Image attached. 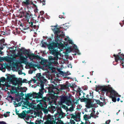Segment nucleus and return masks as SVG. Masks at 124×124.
I'll list each match as a JSON object with an SVG mask.
<instances>
[{
	"label": "nucleus",
	"mask_w": 124,
	"mask_h": 124,
	"mask_svg": "<svg viewBox=\"0 0 124 124\" xmlns=\"http://www.w3.org/2000/svg\"><path fill=\"white\" fill-rule=\"evenodd\" d=\"M117 101H118L120 100V98H118L117 99Z\"/></svg>",
	"instance_id": "obj_57"
},
{
	"label": "nucleus",
	"mask_w": 124,
	"mask_h": 124,
	"mask_svg": "<svg viewBox=\"0 0 124 124\" xmlns=\"http://www.w3.org/2000/svg\"><path fill=\"white\" fill-rule=\"evenodd\" d=\"M64 27L65 28H68L69 27V24L66 23L64 25H63Z\"/></svg>",
	"instance_id": "obj_32"
},
{
	"label": "nucleus",
	"mask_w": 124,
	"mask_h": 124,
	"mask_svg": "<svg viewBox=\"0 0 124 124\" xmlns=\"http://www.w3.org/2000/svg\"><path fill=\"white\" fill-rule=\"evenodd\" d=\"M39 62L40 61L41 62V63L42 64H46V60H44L41 59L39 57Z\"/></svg>",
	"instance_id": "obj_22"
},
{
	"label": "nucleus",
	"mask_w": 124,
	"mask_h": 124,
	"mask_svg": "<svg viewBox=\"0 0 124 124\" xmlns=\"http://www.w3.org/2000/svg\"><path fill=\"white\" fill-rule=\"evenodd\" d=\"M1 67L2 69H3L4 68L3 67V66L2 65H1Z\"/></svg>",
	"instance_id": "obj_61"
},
{
	"label": "nucleus",
	"mask_w": 124,
	"mask_h": 124,
	"mask_svg": "<svg viewBox=\"0 0 124 124\" xmlns=\"http://www.w3.org/2000/svg\"><path fill=\"white\" fill-rule=\"evenodd\" d=\"M33 64V63H30L29 64V67H30L32 68V67Z\"/></svg>",
	"instance_id": "obj_34"
},
{
	"label": "nucleus",
	"mask_w": 124,
	"mask_h": 124,
	"mask_svg": "<svg viewBox=\"0 0 124 124\" xmlns=\"http://www.w3.org/2000/svg\"><path fill=\"white\" fill-rule=\"evenodd\" d=\"M21 15L19 16L20 18H22L24 17H25L27 19H28V22L30 25V26L34 28L35 29L38 30V28L37 27L38 26H36L35 25H33V21L32 20H30V22H29V19L31 18L32 17V15L30 12L29 11H28L27 12H21Z\"/></svg>",
	"instance_id": "obj_3"
},
{
	"label": "nucleus",
	"mask_w": 124,
	"mask_h": 124,
	"mask_svg": "<svg viewBox=\"0 0 124 124\" xmlns=\"http://www.w3.org/2000/svg\"><path fill=\"white\" fill-rule=\"evenodd\" d=\"M94 115H93V113H92L90 115H85L84 116V118L86 121H87L88 119L91 118V116L93 117H94Z\"/></svg>",
	"instance_id": "obj_14"
},
{
	"label": "nucleus",
	"mask_w": 124,
	"mask_h": 124,
	"mask_svg": "<svg viewBox=\"0 0 124 124\" xmlns=\"http://www.w3.org/2000/svg\"><path fill=\"white\" fill-rule=\"evenodd\" d=\"M33 72V71L32 70H29V73L30 74H32Z\"/></svg>",
	"instance_id": "obj_40"
},
{
	"label": "nucleus",
	"mask_w": 124,
	"mask_h": 124,
	"mask_svg": "<svg viewBox=\"0 0 124 124\" xmlns=\"http://www.w3.org/2000/svg\"><path fill=\"white\" fill-rule=\"evenodd\" d=\"M31 111V110H29L28 111H26V113L27 114H28V113H30Z\"/></svg>",
	"instance_id": "obj_41"
},
{
	"label": "nucleus",
	"mask_w": 124,
	"mask_h": 124,
	"mask_svg": "<svg viewBox=\"0 0 124 124\" xmlns=\"http://www.w3.org/2000/svg\"><path fill=\"white\" fill-rule=\"evenodd\" d=\"M20 51H22L23 54L24 55H27V56H28V54H29L30 53V52L26 49H25L23 51L22 49H20Z\"/></svg>",
	"instance_id": "obj_17"
},
{
	"label": "nucleus",
	"mask_w": 124,
	"mask_h": 124,
	"mask_svg": "<svg viewBox=\"0 0 124 124\" xmlns=\"http://www.w3.org/2000/svg\"><path fill=\"white\" fill-rule=\"evenodd\" d=\"M33 80L34 81V83H36V80L35 79H33Z\"/></svg>",
	"instance_id": "obj_51"
},
{
	"label": "nucleus",
	"mask_w": 124,
	"mask_h": 124,
	"mask_svg": "<svg viewBox=\"0 0 124 124\" xmlns=\"http://www.w3.org/2000/svg\"><path fill=\"white\" fill-rule=\"evenodd\" d=\"M36 76L37 78H39V73H37Z\"/></svg>",
	"instance_id": "obj_49"
},
{
	"label": "nucleus",
	"mask_w": 124,
	"mask_h": 124,
	"mask_svg": "<svg viewBox=\"0 0 124 124\" xmlns=\"http://www.w3.org/2000/svg\"><path fill=\"white\" fill-rule=\"evenodd\" d=\"M22 52L21 53L20 52H18L17 54L18 56L20 57L21 56H23L22 55Z\"/></svg>",
	"instance_id": "obj_27"
},
{
	"label": "nucleus",
	"mask_w": 124,
	"mask_h": 124,
	"mask_svg": "<svg viewBox=\"0 0 124 124\" xmlns=\"http://www.w3.org/2000/svg\"><path fill=\"white\" fill-rule=\"evenodd\" d=\"M70 109L71 111H72L73 110V108L72 107H70Z\"/></svg>",
	"instance_id": "obj_47"
},
{
	"label": "nucleus",
	"mask_w": 124,
	"mask_h": 124,
	"mask_svg": "<svg viewBox=\"0 0 124 124\" xmlns=\"http://www.w3.org/2000/svg\"><path fill=\"white\" fill-rule=\"evenodd\" d=\"M20 94L22 96V97H23V96H24V94L22 92H21L20 93Z\"/></svg>",
	"instance_id": "obj_42"
},
{
	"label": "nucleus",
	"mask_w": 124,
	"mask_h": 124,
	"mask_svg": "<svg viewBox=\"0 0 124 124\" xmlns=\"http://www.w3.org/2000/svg\"><path fill=\"white\" fill-rule=\"evenodd\" d=\"M27 6V8L28 9H29V8H30L29 7V6H28V5Z\"/></svg>",
	"instance_id": "obj_60"
},
{
	"label": "nucleus",
	"mask_w": 124,
	"mask_h": 124,
	"mask_svg": "<svg viewBox=\"0 0 124 124\" xmlns=\"http://www.w3.org/2000/svg\"><path fill=\"white\" fill-rule=\"evenodd\" d=\"M22 83H27V80L25 79H23L22 82Z\"/></svg>",
	"instance_id": "obj_33"
},
{
	"label": "nucleus",
	"mask_w": 124,
	"mask_h": 124,
	"mask_svg": "<svg viewBox=\"0 0 124 124\" xmlns=\"http://www.w3.org/2000/svg\"><path fill=\"white\" fill-rule=\"evenodd\" d=\"M57 97L55 95H53L50 96L49 98V101L51 103H53L56 105V101L57 100Z\"/></svg>",
	"instance_id": "obj_6"
},
{
	"label": "nucleus",
	"mask_w": 124,
	"mask_h": 124,
	"mask_svg": "<svg viewBox=\"0 0 124 124\" xmlns=\"http://www.w3.org/2000/svg\"><path fill=\"white\" fill-rule=\"evenodd\" d=\"M107 90V88L105 86H98L96 89V91L97 92H99L101 91H105Z\"/></svg>",
	"instance_id": "obj_8"
},
{
	"label": "nucleus",
	"mask_w": 124,
	"mask_h": 124,
	"mask_svg": "<svg viewBox=\"0 0 124 124\" xmlns=\"http://www.w3.org/2000/svg\"><path fill=\"white\" fill-rule=\"evenodd\" d=\"M37 115L38 117H39V104L37 105Z\"/></svg>",
	"instance_id": "obj_25"
},
{
	"label": "nucleus",
	"mask_w": 124,
	"mask_h": 124,
	"mask_svg": "<svg viewBox=\"0 0 124 124\" xmlns=\"http://www.w3.org/2000/svg\"><path fill=\"white\" fill-rule=\"evenodd\" d=\"M69 87H71L72 86L70 83L67 82L66 83V85H62L61 87L63 89L68 90Z\"/></svg>",
	"instance_id": "obj_12"
},
{
	"label": "nucleus",
	"mask_w": 124,
	"mask_h": 124,
	"mask_svg": "<svg viewBox=\"0 0 124 124\" xmlns=\"http://www.w3.org/2000/svg\"><path fill=\"white\" fill-rule=\"evenodd\" d=\"M23 112L20 113L19 117L21 118H23L26 116V114L25 113L26 111H23Z\"/></svg>",
	"instance_id": "obj_15"
},
{
	"label": "nucleus",
	"mask_w": 124,
	"mask_h": 124,
	"mask_svg": "<svg viewBox=\"0 0 124 124\" xmlns=\"http://www.w3.org/2000/svg\"><path fill=\"white\" fill-rule=\"evenodd\" d=\"M35 94L34 93H28L27 95L25 94V97L27 98H29L32 97L33 95L34 94Z\"/></svg>",
	"instance_id": "obj_20"
},
{
	"label": "nucleus",
	"mask_w": 124,
	"mask_h": 124,
	"mask_svg": "<svg viewBox=\"0 0 124 124\" xmlns=\"http://www.w3.org/2000/svg\"><path fill=\"white\" fill-rule=\"evenodd\" d=\"M110 96L111 97H120V95H118L116 92L113 90H111L110 91Z\"/></svg>",
	"instance_id": "obj_10"
},
{
	"label": "nucleus",
	"mask_w": 124,
	"mask_h": 124,
	"mask_svg": "<svg viewBox=\"0 0 124 124\" xmlns=\"http://www.w3.org/2000/svg\"><path fill=\"white\" fill-rule=\"evenodd\" d=\"M39 81H40V73H39Z\"/></svg>",
	"instance_id": "obj_59"
},
{
	"label": "nucleus",
	"mask_w": 124,
	"mask_h": 124,
	"mask_svg": "<svg viewBox=\"0 0 124 124\" xmlns=\"http://www.w3.org/2000/svg\"><path fill=\"white\" fill-rule=\"evenodd\" d=\"M29 102L28 101L27 102H24V105H28V104L29 103Z\"/></svg>",
	"instance_id": "obj_39"
},
{
	"label": "nucleus",
	"mask_w": 124,
	"mask_h": 124,
	"mask_svg": "<svg viewBox=\"0 0 124 124\" xmlns=\"http://www.w3.org/2000/svg\"><path fill=\"white\" fill-rule=\"evenodd\" d=\"M61 74L64 78H66L67 75H68L70 74V73L69 72H67V73L62 72L61 73Z\"/></svg>",
	"instance_id": "obj_21"
},
{
	"label": "nucleus",
	"mask_w": 124,
	"mask_h": 124,
	"mask_svg": "<svg viewBox=\"0 0 124 124\" xmlns=\"http://www.w3.org/2000/svg\"><path fill=\"white\" fill-rule=\"evenodd\" d=\"M20 26L23 28V30H25L26 29V28H24V27H25V26L23 24V23H21L20 25Z\"/></svg>",
	"instance_id": "obj_28"
},
{
	"label": "nucleus",
	"mask_w": 124,
	"mask_h": 124,
	"mask_svg": "<svg viewBox=\"0 0 124 124\" xmlns=\"http://www.w3.org/2000/svg\"><path fill=\"white\" fill-rule=\"evenodd\" d=\"M9 57L8 56L5 57H2L1 58V60L3 61H9Z\"/></svg>",
	"instance_id": "obj_19"
},
{
	"label": "nucleus",
	"mask_w": 124,
	"mask_h": 124,
	"mask_svg": "<svg viewBox=\"0 0 124 124\" xmlns=\"http://www.w3.org/2000/svg\"><path fill=\"white\" fill-rule=\"evenodd\" d=\"M18 74H22V71L21 70L20 71H18Z\"/></svg>",
	"instance_id": "obj_43"
},
{
	"label": "nucleus",
	"mask_w": 124,
	"mask_h": 124,
	"mask_svg": "<svg viewBox=\"0 0 124 124\" xmlns=\"http://www.w3.org/2000/svg\"><path fill=\"white\" fill-rule=\"evenodd\" d=\"M26 58H29L31 61H33V59H39V55H36L35 54L31 53L30 52L28 56H26Z\"/></svg>",
	"instance_id": "obj_7"
},
{
	"label": "nucleus",
	"mask_w": 124,
	"mask_h": 124,
	"mask_svg": "<svg viewBox=\"0 0 124 124\" xmlns=\"http://www.w3.org/2000/svg\"><path fill=\"white\" fill-rule=\"evenodd\" d=\"M96 101L97 104H100V101L99 100H96Z\"/></svg>",
	"instance_id": "obj_37"
},
{
	"label": "nucleus",
	"mask_w": 124,
	"mask_h": 124,
	"mask_svg": "<svg viewBox=\"0 0 124 124\" xmlns=\"http://www.w3.org/2000/svg\"><path fill=\"white\" fill-rule=\"evenodd\" d=\"M44 13V12L43 11H41L40 12V15L41 16H42Z\"/></svg>",
	"instance_id": "obj_36"
},
{
	"label": "nucleus",
	"mask_w": 124,
	"mask_h": 124,
	"mask_svg": "<svg viewBox=\"0 0 124 124\" xmlns=\"http://www.w3.org/2000/svg\"><path fill=\"white\" fill-rule=\"evenodd\" d=\"M100 99L101 100H102L103 101L104 100V99L102 98H100Z\"/></svg>",
	"instance_id": "obj_58"
},
{
	"label": "nucleus",
	"mask_w": 124,
	"mask_h": 124,
	"mask_svg": "<svg viewBox=\"0 0 124 124\" xmlns=\"http://www.w3.org/2000/svg\"><path fill=\"white\" fill-rule=\"evenodd\" d=\"M29 124H34V123L33 122H30Z\"/></svg>",
	"instance_id": "obj_55"
},
{
	"label": "nucleus",
	"mask_w": 124,
	"mask_h": 124,
	"mask_svg": "<svg viewBox=\"0 0 124 124\" xmlns=\"http://www.w3.org/2000/svg\"><path fill=\"white\" fill-rule=\"evenodd\" d=\"M45 1H46L44 0H43L42 1L40 0V1H39V2L40 3H42L43 5H45L46 4Z\"/></svg>",
	"instance_id": "obj_29"
},
{
	"label": "nucleus",
	"mask_w": 124,
	"mask_h": 124,
	"mask_svg": "<svg viewBox=\"0 0 124 124\" xmlns=\"http://www.w3.org/2000/svg\"><path fill=\"white\" fill-rule=\"evenodd\" d=\"M6 31L5 32L1 31V34L3 35H6L7 34V33H6Z\"/></svg>",
	"instance_id": "obj_35"
},
{
	"label": "nucleus",
	"mask_w": 124,
	"mask_h": 124,
	"mask_svg": "<svg viewBox=\"0 0 124 124\" xmlns=\"http://www.w3.org/2000/svg\"><path fill=\"white\" fill-rule=\"evenodd\" d=\"M61 99L62 101L63 102H70V98L68 97L65 96H63L62 97Z\"/></svg>",
	"instance_id": "obj_11"
},
{
	"label": "nucleus",
	"mask_w": 124,
	"mask_h": 124,
	"mask_svg": "<svg viewBox=\"0 0 124 124\" xmlns=\"http://www.w3.org/2000/svg\"><path fill=\"white\" fill-rule=\"evenodd\" d=\"M113 56L115 57L116 62H117L118 60H119L121 62V65L124 67V55L121 54L120 55L119 54L118 55H116L114 54Z\"/></svg>",
	"instance_id": "obj_5"
},
{
	"label": "nucleus",
	"mask_w": 124,
	"mask_h": 124,
	"mask_svg": "<svg viewBox=\"0 0 124 124\" xmlns=\"http://www.w3.org/2000/svg\"><path fill=\"white\" fill-rule=\"evenodd\" d=\"M57 113L54 115L55 121H54V119L52 120V116H49L48 117V119L45 122V124H63L62 122L59 121V119L63 117L64 113L61 109L57 110Z\"/></svg>",
	"instance_id": "obj_2"
},
{
	"label": "nucleus",
	"mask_w": 124,
	"mask_h": 124,
	"mask_svg": "<svg viewBox=\"0 0 124 124\" xmlns=\"http://www.w3.org/2000/svg\"><path fill=\"white\" fill-rule=\"evenodd\" d=\"M73 47H74V49L75 50L77 51L78 53V54L79 55L80 54L79 52V51L78 50V49L77 48V46H76L75 45H74Z\"/></svg>",
	"instance_id": "obj_24"
},
{
	"label": "nucleus",
	"mask_w": 124,
	"mask_h": 124,
	"mask_svg": "<svg viewBox=\"0 0 124 124\" xmlns=\"http://www.w3.org/2000/svg\"><path fill=\"white\" fill-rule=\"evenodd\" d=\"M63 108H64V109H66L67 108V106H65L63 105Z\"/></svg>",
	"instance_id": "obj_50"
},
{
	"label": "nucleus",
	"mask_w": 124,
	"mask_h": 124,
	"mask_svg": "<svg viewBox=\"0 0 124 124\" xmlns=\"http://www.w3.org/2000/svg\"><path fill=\"white\" fill-rule=\"evenodd\" d=\"M34 7L35 8V9L34 10V11L35 13L38 12V9L37 8V7L35 5H34Z\"/></svg>",
	"instance_id": "obj_31"
},
{
	"label": "nucleus",
	"mask_w": 124,
	"mask_h": 124,
	"mask_svg": "<svg viewBox=\"0 0 124 124\" xmlns=\"http://www.w3.org/2000/svg\"><path fill=\"white\" fill-rule=\"evenodd\" d=\"M3 52H2L0 50V54H2Z\"/></svg>",
	"instance_id": "obj_56"
},
{
	"label": "nucleus",
	"mask_w": 124,
	"mask_h": 124,
	"mask_svg": "<svg viewBox=\"0 0 124 124\" xmlns=\"http://www.w3.org/2000/svg\"><path fill=\"white\" fill-rule=\"evenodd\" d=\"M26 59L23 56L20 57V63H24L26 62Z\"/></svg>",
	"instance_id": "obj_16"
},
{
	"label": "nucleus",
	"mask_w": 124,
	"mask_h": 124,
	"mask_svg": "<svg viewBox=\"0 0 124 124\" xmlns=\"http://www.w3.org/2000/svg\"><path fill=\"white\" fill-rule=\"evenodd\" d=\"M42 104L41 103V100H39V104Z\"/></svg>",
	"instance_id": "obj_52"
},
{
	"label": "nucleus",
	"mask_w": 124,
	"mask_h": 124,
	"mask_svg": "<svg viewBox=\"0 0 124 124\" xmlns=\"http://www.w3.org/2000/svg\"><path fill=\"white\" fill-rule=\"evenodd\" d=\"M62 16H59V18H62Z\"/></svg>",
	"instance_id": "obj_63"
},
{
	"label": "nucleus",
	"mask_w": 124,
	"mask_h": 124,
	"mask_svg": "<svg viewBox=\"0 0 124 124\" xmlns=\"http://www.w3.org/2000/svg\"><path fill=\"white\" fill-rule=\"evenodd\" d=\"M7 79L8 81L12 82L14 85H16L17 84H19L21 83L20 81L18 80L14 75L9 74V76H7Z\"/></svg>",
	"instance_id": "obj_4"
},
{
	"label": "nucleus",
	"mask_w": 124,
	"mask_h": 124,
	"mask_svg": "<svg viewBox=\"0 0 124 124\" xmlns=\"http://www.w3.org/2000/svg\"><path fill=\"white\" fill-rule=\"evenodd\" d=\"M34 93L32 96L33 98H37L38 99L39 98V92L37 93Z\"/></svg>",
	"instance_id": "obj_18"
},
{
	"label": "nucleus",
	"mask_w": 124,
	"mask_h": 124,
	"mask_svg": "<svg viewBox=\"0 0 124 124\" xmlns=\"http://www.w3.org/2000/svg\"><path fill=\"white\" fill-rule=\"evenodd\" d=\"M7 115V114H4L3 115V116L5 117H6L8 116Z\"/></svg>",
	"instance_id": "obj_48"
},
{
	"label": "nucleus",
	"mask_w": 124,
	"mask_h": 124,
	"mask_svg": "<svg viewBox=\"0 0 124 124\" xmlns=\"http://www.w3.org/2000/svg\"><path fill=\"white\" fill-rule=\"evenodd\" d=\"M36 67H37L38 69H39V64H38L37 65L35 64H33L32 68H34Z\"/></svg>",
	"instance_id": "obj_26"
},
{
	"label": "nucleus",
	"mask_w": 124,
	"mask_h": 124,
	"mask_svg": "<svg viewBox=\"0 0 124 124\" xmlns=\"http://www.w3.org/2000/svg\"><path fill=\"white\" fill-rule=\"evenodd\" d=\"M40 85L41 88V89L39 90V98H42L43 96L42 95L43 93V90H44V84L43 81L40 84Z\"/></svg>",
	"instance_id": "obj_9"
},
{
	"label": "nucleus",
	"mask_w": 124,
	"mask_h": 124,
	"mask_svg": "<svg viewBox=\"0 0 124 124\" xmlns=\"http://www.w3.org/2000/svg\"><path fill=\"white\" fill-rule=\"evenodd\" d=\"M116 97H111L112 98V100L114 102H116V99L115 98Z\"/></svg>",
	"instance_id": "obj_30"
},
{
	"label": "nucleus",
	"mask_w": 124,
	"mask_h": 124,
	"mask_svg": "<svg viewBox=\"0 0 124 124\" xmlns=\"http://www.w3.org/2000/svg\"><path fill=\"white\" fill-rule=\"evenodd\" d=\"M16 111H17V109H16ZM20 113H17L16 112V114L17 115H18V116H19V114Z\"/></svg>",
	"instance_id": "obj_46"
},
{
	"label": "nucleus",
	"mask_w": 124,
	"mask_h": 124,
	"mask_svg": "<svg viewBox=\"0 0 124 124\" xmlns=\"http://www.w3.org/2000/svg\"><path fill=\"white\" fill-rule=\"evenodd\" d=\"M25 117H26V119L27 120H29V119L30 116H26Z\"/></svg>",
	"instance_id": "obj_38"
},
{
	"label": "nucleus",
	"mask_w": 124,
	"mask_h": 124,
	"mask_svg": "<svg viewBox=\"0 0 124 124\" xmlns=\"http://www.w3.org/2000/svg\"><path fill=\"white\" fill-rule=\"evenodd\" d=\"M92 109L94 112H95V111H94L95 109L94 108H92Z\"/></svg>",
	"instance_id": "obj_54"
},
{
	"label": "nucleus",
	"mask_w": 124,
	"mask_h": 124,
	"mask_svg": "<svg viewBox=\"0 0 124 124\" xmlns=\"http://www.w3.org/2000/svg\"><path fill=\"white\" fill-rule=\"evenodd\" d=\"M38 123H35V124H39V120H38Z\"/></svg>",
	"instance_id": "obj_62"
},
{
	"label": "nucleus",
	"mask_w": 124,
	"mask_h": 124,
	"mask_svg": "<svg viewBox=\"0 0 124 124\" xmlns=\"http://www.w3.org/2000/svg\"><path fill=\"white\" fill-rule=\"evenodd\" d=\"M52 29L55 34V41L57 43H54V46H55L54 47L51 45H49L48 46V48L50 52V53L54 55L55 57L54 58L52 56H50L49 57V59L50 62L51 63H53L57 65L58 64V62L55 61L57 60L59 57L58 56L60 55V53L62 51L63 49H65L66 47L64 46L62 42H63L66 46L69 47L68 43L72 45H74L72 40L70 39L68 37L65 39V42H62V40H60L59 38L60 37H63L64 35L63 32H61L59 29L55 26H52Z\"/></svg>",
	"instance_id": "obj_1"
},
{
	"label": "nucleus",
	"mask_w": 124,
	"mask_h": 124,
	"mask_svg": "<svg viewBox=\"0 0 124 124\" xmlns=\"http://www.w3.org/2000/svg\"><path fill=\"white\" fill-rule=\"evenodd\" d=\"M62 16H59V18H62Z\"/></svg>",
	"instance_id": "obj_64"
},
{
	"label": "nucleus",
	"mask_w": 124,
	"mask_h": 124,
	"mask_svg": "<svg viewBox=\"0 0 124 124\" xmlns=\"http://www.w3.org/2000/svg\"><path fill=\"white\" fill-rule=\"evenodd\" d=\"M5 80L6 79L4 77H2L0 79V83L3 82L5 81Z\"/></svg>",
	"instance_id": "obj_23"
},
{
	"label": "nucleus",
	"mask_w": 124,
	"mask_h": 124,
	"mask_svg": "<svg viewBox=\"0 0 124 124\" xmlns=\"http://www.w3.org/2000/svg\"><path fill=\"white\" fill-rule=\"evenodd\" d=\"M9 97L12 99H13V97H12L11 96H9Z\"/></svg>",
	"instance_id": "obj_53"
},
{
	"label": "nucleus",
	"mask_w": 124,
	"mask_h": 124,
	"mask_svg": "<svg viewBox=\"0 0 124 124\" xmlns=\"http://www.w3.org/2000/svg\"><path fill=\"white\" fill-rule=\"evenodd\" d=\"M71 124H75V122L73 121H71Z\"/></svg>",
	"instance_id": "obj_44"
},
{
	"label": "nucleus",
	"mask_w": 124,
	"mask_h": 124,
	"mask_svg": "<svg viewBox=\"0 0 124 124\" xmlns=\"http://www.w3.org/2000/svg\"><path fill=\"white\" fill-rule=\"evenodd\" d=\"M68 67L71 68H72V66H71V65L70 64H69L68 65Z\"/></svg>",
	"instance_id": "obj_45"
},
{
	"label": "nucleus",
	"mask_w": 124,
	"mask_h": 124,
	"mask_svg": "<svg viewBox=\"0 0 124 124\" xmlns=\"http://www.w3.org/2000/svg\"><path fill=\"white\" fill-rule=\"evenodd\" d=\"M86 107L88 108H94L95 107V105L94 104L89 101L87 102L86 105Z\"/></svg>",
	"instance_id": "obj_13"
}]
</instances>
